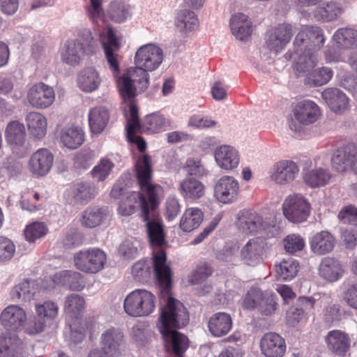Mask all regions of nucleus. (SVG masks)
<instances>
[{
  "instance_id": "obj_51",
  "label": "nucleus",
  "mask_w": 357,
  "mask_h": 357,
  "mask_svg": "<svg viewBox=\"0 0 357 357\" xmlns=\"http://www.w3.org/2000/svg\"><path fill=\"white\" fill-rule=\"evenodd\" d=\"M96 188L90 183H78L74 189L73 198L75 202L85 204L97 195Z\"/></svg>"
},
{
  "instance_id": "obj_58",
  "label": "nucleus",
  "mask_w": 357,
  "mask_h": 357,
  "mask_svg": "<svg viewBox=\"0 0 357 357\" xmlns=\"http://www.w3.org/2000/svg\"><path fill=\"white\" fill-rule=\"evenodd\" d=\"M15 245L8 238L0 236V262L10 261L15 255Z\"/></svg>"
},
{
  "instance_id": "obj_10",
  "label": "nucleus",
  "mask_w": 357,
  "mask_h": 357,
  "mask_svg": "<svg viewBox=\"0 0 357 357\" xmlns=\"http://www.w3.org/2000/svg\"><path fill=\"white\" fill-rule=\"evenodd\" d=\"M106 255L100 249L83 250L74 256L75 267L87 273H96L102 270L106 262Z\"/></svg>"
},
{
  "instance_id": "obj_4",
  "label": "nucleus",
  "mask_w": 357,
  "mask_h": 357,
  "mask_svg": "<svg viewBox=\"0 0 357 357\" xmlns=\"http://www.w3.org/2000/svg\"><path fill=\"white\" fill-rule=\"evenodd\" d=\"M324 31L318 26H305L294 40V68L299 76L307 75L317 63V53L325 43Z\"/></svg>"
},
{
  "instance_id": "obj_61",
  "label": "nucleus",
  "mask_w": 357,
  "mask_h": 357,
  "mask_svg": "<svg viewBox=\"0 0 357 357\" xmlns=\"http://www.w3.org/2000/svg\"><path fill=\"white\" fill-rule=\"evenodd\" d=\"M47 323L46 321L36 315L34 319L25 323L22 330L29 335H36L44 331Z\"/></svg>"
},
{
  "instance_id": "obj_27",
  "label": "nucleus",
  "mask_w": 357,
  "mask_h": 357,
  "mask_svg": "<svg viewBox=\"0 0 357 357\" xmlns=\"http://www.w3.org/2000/svg\"><path fill=\"white\" fill-rule=\"evenodd\" d=\"M238 227L242 232L252 234L268 229V225L257 213L243 210L238 213Z\"/></svg>"
},
{
  "instance_id": "obj_57",
  "label": "nucleus",
  "mask_w": 357,
  "mask_h": 357,
  "mask_svg": "<svg viewBox=\"0 0 357 357\" xmlns=\"http://www.w3.org/2000/svg\"><path fill=\"white\" fill-rule=\"evenodd\" d=\"M283 243L284 250L290 254L302 250L305 245L303 238L301 235L296 234L287 236L284 238Z\"/></svg>"
},
{
  "instance_id": "obj_21",
  "label": "nucleus",
  "mask_w": 357,
  "mask_h": 357,
  "mask_svg": "<svg viewBox=\"0 0 357 357\" xmlns=\"http://www.w3.org/2000/svg\"><path fill=\"white\" fill-rule=\"evenodd\" d=\"M54 162V155L46 148H40L33 152L29 161L28 169L36 177L47 175L51 170Z\"/></svg>"
},
{
  "instance_id": "obj_16",
  "label": "nucleus",
  "mask_w": 357,
  "mask_h": 357,
  "mask_svg": "<svg viewBox=\"0 0 357 357\" xmlns=\"http://www.w3.org/2000/svg\"><path fill=\"white\" fill-rule=\"evenodd\" d=\"M331 164L338 172L350 169L357 175V144H348L337 149L332 157Z\"/></svg>"
},
{
  "instance_id": "obj_53",
  "label": "nucleus",
  "mask_w": 357,
  "mask_h": 357,
  "mask_svg": "<svg viewBox=\"0 0 357 357\" xmlns=\"http://www.w3.org/2000/svg\"><path fill=\"white\" fill-rule=\"evenodd\" d=\"M114 167V163L108 157L102 158L98 163L91 170V175L98 181H105L111 174Z\"/></svg>"
},
{
  "instance_id": "obj_12",
  "label": "nucleus",
  "mask_w": 357,
  "mask_h": 357,
  "mask_svg": "<svg viewBox=\"0 0 357 357\" xmlns=\"http://www.w3.org/2000/svg\"><path fill=\"white\" fill-rule=\"evenodd\" d=\"M299 171V167L296 162L291 160H281L271 167L269 178L276 185L287 186L294 182Z\"/></svg>"
},
{
  "instance_id": "obj_60",
  "label": "nucleus",
  "mask_w": 357,
  "mask_h": 357,
  "mask_svg": "<svg viewBox=\"0 0 357 357\" xmlns=\"http://www.w3.org/2000/svg\"><path fill=\"white\" fill-rule=\"evenodd\" d=\"M139 242L135 239H126L119 246V253L127 259L135 258L138 253Z\"/></svg>"
},
{
  "instance_id": "obj_62",
  "label": "nucleus",
  "mask_w": 357,
  "mask_h": 357,
  "mask_svg": "<svg viewBox=\"0 0 357 357\" xmlns=\"http://www.w3.org/2000/svg\"><path fill=\"white\" fill-rule=\"evenodd\" d=\"M217 121L207 116L195 114L192 116L188 121V126L196 128L204 129L214 127Z\"/></svg>"
},
{
  "instance_id": "obj_44",
  "label": "nucleus",
  "mask_w": 357,
  "mask_h": 357,
  "mask_svg": "<svg viewBox=\"0 0 357 357\" xmlns=\"http://www.w3.org/2000/svg\"><path fill=\"white\" fill-rule=\"evenodd\" d=\"M97 324L94 321H75L70 326V341L75 344L81 342L88 331L91 335L96 332Z\"/></svg>"
},
{
  "instance_id": "obj_49",
  "label": "nucleus",
  "mask_w": 357,
  "mask_h": 357,
  "mask_svg": "<svg viewBox=\"0 0 357 357\" xmlns=\"http://www.w3.org/2000/svg\"><path fill=\"white\" fill-rule=\"evenodd\" d=\"M169 121L159 112H153L146 116L143 128L149 133H158L166 130Z\"/></svg>"
},
{
  "instance_id": "obj_18",
  "label": "nucleus",
  "mask_w": 357,
  "mask_h": 357,
  "mask_svg": "<svg viewBox=\"0 0 357 357\" xmlns=\"http://www.w3.org/2000/svg\"><path fill=\"white\" fill-rule=\"evenodd\" d=\"M27 320V313L22 306L10 304L6 306L0 314L2 326L10 331H22Z\"/></svg>"
},
{
  "instance_id": "obj_34",
  "label": "nucleus",
  "mask_w": 357,
  "mask_h": 357,
  "mask_svg": "<svg viewBox=\"0 0 357 357\" xmlns=\"http://www.w3.org/2000/svg\"><path fill=\"white\" fill-rule=\"evenodd\" d=\"M233 321L229 314L220 312L213 314L208 319V328L214 337H222L227 335L232 328Z\"/></svg>"
},
{
  "instance_id": "obj_45",
  "label": "nucleus",
  "mask_w": 357,
  "mask_h": 357,
  "mask_svg": "<svg viewBox=\"0 0 357 357\" xmlns=\"http://www.w3.org/2000/svg\"><path fill=\"white\" fill-rule=\"evenodd\" d=\"M275 275L278 280L287 281L292 280L298 273V262L293 259H283L275 266Z\"/></svg>"
},
{
  "instance_id": "obj_30",
  "label": "nucleus",
  "mask_w": 357,
  "mask_h": 357,
  "mask_svg": "<svg viewBox=\"0 0 357 357\" xmlns=\"http://www.w3.org/2000/svg\"><path fill=\"white\" fill-rule=\"evenodd\" d=\"M321 96L330 109L336 114H343L349 109V98L344 93L336 88H328Z\"/></svg>"
},
{
  "instance_id": "obj_8",
  "label": "nucleus",
  "mask_w": 357,
  "mask_h": 357,
  "mask_svg": "<svg viewBox=\"0 0 357 357\" xmlns=\"http://www.w3.org/2000/svg\"><path fill=\"white\" fill-rule=\"evenodd\" d=\"M310 210L311 206L309 201L301 194L289 195L282 204L284 217L294 223L306 221Z\"/></svg>"
},
{
  "instance_id": "obj_25",
  "label": "nucleus",
  "mask_w": 357,
  "mask_h": 357,
  "mask_svg": "<svg viewBox=\"0 0 357 357\" xmlns=\"http://www.w3.org/2000/svg\"><path fill=\"white\" fill-rule=\"evenodd\" d=\"M344 8L340 3L330 1L317 6L312 12L314 21L327 23L337 20L344 13Z\"/></svg>"
},
{
  "instance_id": "obj_6",
  "label": "nucleus",
  "mask_w": 357,
  "mask_h": 357,
  "mask_svg": "<svg viewBox=\"0 0 357 357\" xmlns=\"http://www.w3.org/2000/svg\"><path fill=\"white\" fill-rule=\"evenodd\" d=\"M126 314L133 317H142L151 314L155 308V296L146 289H138L128 294L123 301Z\"/></svg>"
},
{
  "instance_id": "obj_46",
  "label": "nucleus",
  "mask_w": 357,
  "mask_h": 357,
  "mask_svg": "<svg viewBox=\"0 0 357 357\" xmlns=\"http://www.w3.org/2000/svg\"><path fill=\"white\" fill-rule=\"evenodd\" d=\"M36 294L35 282L24 280L12 289L10 296L17 301H30Z\"/></svg>"
},
{
  "instance_id": "obj_22",
  "label": "nucleus",
  "mask_w": 357,
  "mask_h": 357,
  "mask_svg": "<svg viewBox=\"0 0 357 357\" xmlns=\"http://www.w3.org/2000/svg\"><path fill=\"white\" fill-rule=\"evenodd\" d=\"M91 54L78 39H70L65 42L61 50V61L71 67L79 66L86 54Z\"/></svg>"
},
{
  "instance_id": "obj_35",
  "label": "nucleus",
  "mask_w": 357,
  "mask_h": 357,
  "mask_svg": "<svg viewBox=\"0 0 357 357\" xmlns=\"http://www.w3.org/2000/svg\"><path fill=\"white\" fill-rule=\"evenodd\" d=\"M107 218V211L106 208L89 206L82 212L79 222L82 227L93 229L103 224Z\"/></svg>"
},
{
  "instance_id": "obj_43",
  "label": "nucleus",
  "mask_w": 357,
  "mask_h": 357,
  "mask_svg": "<svg viewBox=\"0 0 357 357\" xmlns=\"http://www.w3.org/2000/svg\"><path fill=\"white\" fill-rule=\"evenodd\" d=\"M175 26L180 32L187 34L198 28L199 20L193 11L185 9L178 13Z\"/></svg>"
},
{
  "instance_id": "obj_26",
  "label": "nucleus",
  "mask_w": 357,
  "mask_h": 357,
  "mask_svg": "<svg viewBox=\"0 0 357 357\" xmlns=\"http://www.w3.org/2000/svg\"><path fill=\"white\" fill-rule=\"evenodd\" d=\"M50 287L44 285L46 289L54 288V284L66 285L74 291H82L85 287V282L83 276L78 272L73 271H63L54 275L48 279Z\"/></svg>"
},
{
  "instance_id": "obj_50",
  "label": "nucleus",
  "mask_w": 357,
  "mask_h": 357,
  "mask_svg": "<svg viewBox=\"0 0 357 357\" xmlns=\"http://www.w3.org/2000/svg\"><path fill=\"white\" fill-rule=\"evenodd\" d=\"M34 309L36 315L47 322L56 319L59 314V307L56 303L48 300L36 303Z\"/></svg>"
},
{
  "instance_id": "obj_5",
  "label": "nucleus",
  "mask_w": 357,
  "mask_h": 357,
  "mask_svg": "<svg viewBox=\"0 0 357 357\" xmlns=\"http://www.w3.org/2000/svg\"><path fill=\"white\" fill-rule=\"evenodd\" d=\"M146 229L153 249V264L156 279L163 288L162 292L167 294L171 288L172 271L167 264L166 253L162 248L165 234L162 225L156 221H148Z\"/></svg>"
},
{
  "instance_id": "obj_64",
  "label": "nucleus",
  "mask_w": 357,
  "mask_h": 357,
  "mask_svg": "<svg viewBox=\"0 0 357 357\" xmlns=\"http://www.w3.org/2000/svg\"><path fill=\"white\" fill-rule=\"evenodd\" d=\"M213 273L211 266L203 264L197 268L195 272L190 276L189 282L192 284H199L204 281Z\"/></svg>"
},
{
  "instance_id": "obj_37",
  "label": "nucleus",
  "mask_w": 357,
  "mask_h": 357,
  "mask_svg": "<svg viewBox=\"0 0 357 357\" xmlns=\"http://www.w3.org/2000/svg\"><path fill=\"white\" fill-rule=\"evenodd\" d=\"M60 139L66 147L75 149L83 144L84 132L79 126L67 125L60 132Z\"/></svg>"
},
{
  "instance_id": "obj_33",
  "label": "nucleus",
  "mask_w": 357,
  "mask_h": 357,
  "mask_svg": "<svg viewBox=\"0 0 357 357\" xmlns=\"http://www.w3.org/2000/svg\"><path fill=\"white\" fill-rule=\"evenodd\" d=\"M344 273L341 262L334 258H324L319 266V275L324 280L333 282L340 280Z\"/></svg>"
},
{
  "instance_id": "obj_63",
  "label": "nucleus",
  "mask_w": 357,
  "mask_h": 357,
  "mask_svg": "<svg viewBox=\"0 0 357 357\" xmlns=\"http://www.w3.org/2000/svg\"><path fill=\"white\" fill-rule=\"evenodd\" d=\"M183 168L192 176H202L206 174V169L199 158H190L187 159Z\"/></svg>"
},
{
  "instance_id": "obj_1",
  "label": "nucleus",
  "mask_w": 357,
  "mask_h": 357,
  "mask_svg": "<svg viewBox=\"0 0 357 357\" xmlns=\"http://www.w3.org/2000/svg\"><path fill=\"white\" fill-rule=\"evenodd\" d=\"M163 59V50L155 43H148L137 49L134 57L136 66L128 68L116 79L123 102L135 100L137 93L147 89L149 84L148 72L158 69Z\"/></svg>"
},
{
  "instance_id": "obj_19",
  "label": "nucleus",
  "mask_w": 357,
  "mask_h": 357,
  "mask_svg": "<svg viewBox=\"0 0 357 357\" xmlns=\"http://www.w3.org/2000/svg\"><path fill=\"white\" fill-rule=\"evenodd\" d=\"M5 137L13 153L19 157L26 153V132L23 123L17 121L10 122L6 126Z\"/></svg>"
},
{
  "instance_id": "obj_41",
  "label": "nucleus",
  "mask_w": 357,
  "mask_h": 357,
  "mask_svg": "<svg viewBox=\"0 0 357 357\" xmlns=\"http://www.w3.org/2000/svg\"><path fill=\"white\" fill-rule=\"evenodd\" d=\"M339 49L349 50L357 47V30L351 28H340L332 37Z\"/></svg>"
},
{
  "instance_id": "obj_31",
  "label": "nucleus",
  "mask_w": 357,
  "mask_h": 357,
  "mask_svg": "<svg viewBox=\"0 0 357 357\" xmlns=\"http://www.w3.org/2000/svg\"><path fill=\"white\" fill-rule=\"evenodd\" d=\"M178 190L185 201H196L205 194L204 185L197 178L188 177L180 181Z\"/></svg>"
},
{
  "instance_id": "obj_54",
  "label": "nucleus",
  "mask_w": 357,
  "mask_h": 357,
  "mask_svg": "<svg viewBox=\"0 0 357 357\" xmlns=\"http://www.w3.org/2000/svg\"><path fill=\"white\" fill-rule=\"evenodd\" d=\"M265 291L258 287L250 288L242 301V307L248 310H257Z\"/></svg>"
},
{
  "instance_id": "obj_38",
  "label": "nucleus",
  "mask_w": 357,
  "mask_h": 357,
  "mask_svg": "<svg viewBox=\"0 0 357 357\" xmlns=\"http://www.w3.org/2000/svg\"><path fill=\"white\" fill-rule=\"evenodd\" d=\"M26 123L30 135L36 139L43 138L47 133L46 117L36 112H30L26 116Z\"/></svg>"
},
{
  "instance_id": "obj_40",
  "label": "nucleus",
  "mask_w": 357,
  "mask_h": 357,
  "mask_svg": "<svg viewBox=\"0 0 357 357\" xmlns=\"http://www.w3.org/2000/svg\"><path fill=\"white\" fill-rule=\"evenodd\" d=\"M100 82L98 73L91 67L81 70L77 77L79 88L86 93L96 91L98 88Z\"/></svg>"
},
{
  "instance_id": "obj_52",
  "label": "nucleus",
  "mask_w": 357,
  "mask_h": 357,
  "mask_svg": "<svg viewBox=\"0 0 357 357\" xmlns=\"http://www.w3.org/2000/svg\"><path fill=\"white\" fill-rule=\"evenodd\" d=\"M333 75V71L328 67L314 70L307 75V84L312 86H321L328 82Z\"/></svg>"
},
{
  "instance_id": "obj_20",
  "label": "nucleus",
  "mask_w": 357,
  "mask_h": 357,
  "mask_svg": "<svg viewBox=\"0 0 357 357\" xmlns=\"http://www.w3.org/2000/svg\"><path fill=\"white\" fill-rule=\"evenodd\" d=\"M128 107V111L125 108V115L127 117L126 134L129 142L137 144L139 151L143 152L146 149V142L139 136L135 134L137 129L139 128V120L138 116V109L135 100L123 102Z\"/></svg>"
},
{
  "instance_id": "obj_11",
  "label": "nucleus",
  "mask_w": 357,
  "mask_h": 357,
  "mask_svg": "<svg viewBox=\"0 0 357 357\" xmlns=\"http://www.w3.org/2000/svg\"><path fill=\"white\" fill-rule=\"evenodd\" d=\"M100 350L113 357L123 355L126 348L123 332L119 328L109 327L100 335Z\"/></svg>"
},
{
  "instance_id": "obj_59",
  "label": "nucleus",
  "mask_w": 357,
  "mask_h": 357,
  "mask_svg": "<svg viewBox=\"0 0 357 357\" xmlns=\"http://www.w3.org/2000/svg\"><path fill=\"white\" fill-rule=\"evenodd\" d=\"M338 219L343 224L357 225V208L354 205L344 206L338 213Z\"/></svg>"
},
{
  "instance_id": "obj_28",
  "label": "nucleus",
  "mask_w": 357,
  "mask_h": 357,
  "mask_svg": "<svg viewBox=\"0 0 357 357\" xmlns=\"http://www.w3.org/2000/svg\"><path fill=\"white\" fill-rule=\"evenodd\" d=\"M327 347L335 355L344 356L349 351L351 340L349 334L340 330L329 331L326 336Z\"/></svg>"
},
{
  "instance_id": "obj_17",
  "label": "nucleus",
  "mask_w": 357,
  "mask_h": 357,
  "mask_svg": "<svg viewBox=\"0 0 357 357\" xmlns=\"http://www.w3.org/2000/svg\"><path fill=\"white\" fill-rule=\"evenodd\" d=\"M100 40L109 68L114 73H118L119 72V61L120 59L118 52L121 45L114 31L110 27H108L106 33L100 32Z\"/></svg>"
},
{
  "instance_id": "obj_13",
  "label": "nucleus",
  "mask_w": 357,
  "mask_h": 357,
  "mask_svg": "<svg viewBox=\"0 0 357 357\" xmlns=\"http://www.w3.org/2000/svg\"><path fill=\"white\" fill-rule=\"evenodd\" d=\"M238 181L231 176H222L215 183L214 196L220 203L228 204L236 202L240 194Z\"/></svg>"
},
{
  "instance_id": "obj_9",
  "label": "nucleus",
  "mask_w": 357,
  "mask_h": 357,
  "mask_svg": "<svg viewBox=\"0 0 357 357\" xmlns=\"http://www.w3.org/2000/svg\"><path fill=\"white\" fill-rule=\"evenodd\" d=\"M319 158L305 162L303 167L304 183L311 188H318L327 185L331 178L328 168L319 162Z\"/></svg>"
},
{
  "instance_id": "obj_39",
  "label": "nucleus",
  "mask_w": 357,
  "mask_h": 357,
  "mask_svg": "<svg viewBox=\"0 0 357 357\" xmlns=\"http://www.w3.org/2000/svg\"><path fill=\"white\" fill-rule=\"evenodd\" d=\"M335 245L333 236L328 231H321L314 234L310 240V248L317 255L331 252Z\"/></svg>"
},
{
  "instance_id": "obj_14",
  "label": "nucleus",
  "mask_w": 357,
  "mask_h": 357,
  "mask_svg": "<svg viewBox=\"0 0 357 357\" xmlns=\"http://www.w3.org/2000/svg\"><path fill=\"white\" fill-rule=\"evenodd\" d=\"M26 98L31 107L45 109L54 102L55 92L52 86L43 82H38L29 87Z\"/></svg>"
},
{
  "instance_id": "obj_32",
  "label": "nucleus",
  "mask_w": 357,
  "mask_h": 357,
  "mask_svg": "<svg viewBox=\"0 0 357 357\" xmlns=\"http://www.w3.org/2000/svg\"><path fill=\"white\" fill-rule=\"evenodd\" d=\"M0 357H26L24 344L17 335H1Z\"/></svg>"
},
{
  "instance_id": "obj_42",
  "label": "nucleus",
  "mask_w": 357,
  "mask_h": 357,
  "mask_svg": "<svg viewBox=\"0 0 357 357\" xmlns=\"http://www.w3.org/2000/svg\"><path fill=\"white\" fill-rule=\"evenodd\" d=\"M89 123L93 133L99 134L105 128L109 118V112L104 107H94L89 112Z\"/></svg>"
},
{
  "instance_id": "obj_7",
  "label": "nucleus",
  "mask_w": 357,
  "mask_h": 357,
  "mask_svg": "<svg viewBox=\"0 0 357 357\" xmlns=\"http://www.w3.org/2000/svg\"><path fill=\"white\" fill-rule=\"evenodd\" d=\"M321 116V109L316 102L310 100L299 101L288 119L289 128L295 132H300L304 126L316 123Z\"/></svg>"
},
{
  "instance_id": "obj_48",
  "label": "nucleus",
  "mask_w": 357,
  "mask_h": 357,
  "mask_svg": "<svg viewBox=\"0 0 357 357\" xmlns=\"http://www.w3.org/2000/svg\"><path fill=\"white\" fill-rule=\"evenodd\" d=\"M84 298L77 294L66 296L63 303V312L70 318H77L85 308Z\"/></svg>"
},
{
  "instance_id": "obj_3",
  "label": "nucleus",
  "mask_w": 357,
  "mask_h": 357,
  "mask_svg": "<svg viewBox=\"0 0 357 357\" xmlns=\"http://www.w3.org/2000/svg\"><path fill=\"white\" fill-rule=\"evenodd\" d=\"M189 315L186 308L179 301L168 296L166 304L160 309L157 327L162 334L167 351L181 357L188 347V339L178 329L187 325Z\"/></svg>"
},
{
  "instance_id": "obj_36",
  "label": "nucleus",
  "mask_w": 357,
  "mask_h": 357,
  "mask_svg": "<svg viewBox=\"0 0 357 357\" xmlns=\"http://www.w3.org/2000/svg\"><path fill=\"white\" fill-rule=\"evenodd\" d=\"M230 28L236 39L244 40L252 33V22L248 17L241 13L233 15L230 19Z\"/></svg>"
},
{
  "instance_id": "obj_23",
  "label": "nucleus",
  "mask_w": 357,
  "mask_h": 357,
  "mask_svg": "<svg viewBox=\"0 0 357 357\" xmlns=\"http://www.w3.org/2000/svg\"><path fill=\"white\" fill-rule=\"evenodd\" d=\"M214 159L220 169L230 171L238 167L240 153L234 146L222 144L215 149Z\"/></svg>"
},
{
  "instance_id": "obj_15",
  "label": "nucleus",
  "mask_w": 357,
  "mask_h": 357,
  "mask_svg": "<svg viewBox=\"0 0 357 357\" xmlns=\"http://www.w3.org/2000/svg\"><path fill=\"white\" fill-rule=\"evenodd\" d=\"M293 33L294 26L291 24H280L268 31L266 45L271 52L278 54L290 42Z\"/></svg>"
},
{
  "instance_id": "obj_47",
  "label": "nucleus",
  "mask_w": 357,
  "mask_h": 357,
  "mask_svg": "<svg viewBox=\"0 0 357 357\" xmlns=\"http://www.w3.org/2000/svg\"><path fill=\"white\" fill-rule=\"evenodd\" d=\"M203 220V213L198 208H190L185 210L180 220L181 229L190 232L197 229Z\"/></svg>"
},
{
  "instance_id": "obj_24",
  "label": "nucleus",
  "mask_w": 357,
  "mask_h": 357,
  "mask_svg": "<svg viewBox=\"0 0 357 357\" xmlns=\"http://www.w3.org/2000/svg\"><path fill=\"white\" fill-rule=\"evenodd\" d=\"M286 349L284 339L275 333H267L260 340V349L266 357H282Z\"/></svg>"
},
{
  "instance_id": "obj_55",
  "label": "nucleus",
  "mask_w": 357,
  "mask_h": 357,
  "mask_svg": "<svg viewBox=\"0 0 357 357\" xmlns=\"http://www.w3.org/2000/svg\"><path fill=\"white\" fill-rule=\"evenodd\" d=\"M278 309L275 296L269 292H264L257 310L264 316L273 315Z\"/></svg>"
},
{
  "instance_id": "obj_29",
  "label": "nucleus",
  "mask_w": 357,
  "mask_h": 357,
  "mask_svg": "<svg viewBox=\"0 0 357 357\" xmlns=\"http://www.w3.org/2000/svg\"><path fill=\"white\" fill-rule=\"evenodd\" d=\"M265 243L262 238H255L249 240L241 250L242 260L249 266L259 264L264 252Z\"/></svg>"
},
{
  "instance_id": "obj_2",
  "label": "nucleus",
  "mask_w": 357,
  "mask_h": 357,
  "mask_svg": "<svg viewBox=\"0 0 357 357\" xmlns=\"http://www.w3.org/2000/svg\"><path fill=\"white\" fill-rule=\"evenodd\" d=\"M153 164L149 155L138 158L135 164V171L141 190L146 194L148 200L139 192H130L126 197L121 199L119 206V213L122 215H130L137 206L142 208L144 220L147 221L150 210H153L160 202L163 195L162 188L152 183Z\"/></svg>"
},
{
  "instance_id": "obj_56",
  "label": "nucleus",
  "mask_w": 357,
  "mask_h": 357,
  "mask_svg": "<svg viewBox=\"0 0 357 357\" xmlns=\"http://www.w3.org/2000/svg\"><path fill=\"white\" fill-rule=\"evenodd\" d=\"M47 232V228L43 222H35L26 227L24 236L26 241L34 242L44 236Z\"/></svg>"
}]
</instances>
